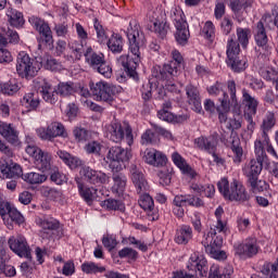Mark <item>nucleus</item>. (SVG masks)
<instances>
[{
  "label": "nucleus",
  "mask_w": 278,
  "mask_h": 278,
  "mask_svg": "<svg viewBox=\"0 0 278 278\" xmlns=\"http://www.w3.org/2000/svg\"><path fill=\"white\" fill-rule=\"evenodd\" d=\"M222 142H224L226 147H230L233 153L235 164H240L242 162V156L244 155V150L242 149L240 137H238L236 134H231L229 140H225V137H222Z\"/></svg>",
  "instance_id": "obj_23"
},
{
  "label": "nucleus",
  "mask_w": 278,
  "mask_h": 278,
  "mask_svg": "<svg viewBox=\"0 0 278 278\" xmlns=\"http://www.w3.org/2000/svg\"><path fill=\"white\" fill-rule=\"evenodd\" d=\"M226 64L233 71V73H243L249 68V59L244 55H240V43L231 36L227 40L226 46Z\"/></svg>",
  "instance_id": "obj_4"
},
{
  "label": "nucleus",
  "mask_w": 278,
  "mask_h": 278,
  "mask_svg": "<svg viewBox=\"0 0 278 278\" xmlns=\"http://www.w3.org/2000/svg\"><path fill=\"white\" fill-rule=\"evenodd\" d=\"M35 223L40 228L39 235L43 240H49V238L53 237L54 231L60 229V220L53 216L43 215L37 217Z\"/></svg>",
  "instance_id": "obj_14"
},
{
  "label": "nucleus",
  "mask_w": 278,
  "mask_h": 278,
  "mask_svg": "<svg viewBox=\"0 0 278 278\" xmlns=\"http://www.w3.org/2000/svg\"><path fill=\"white\" fill-rule=\"evenodd\" d=\"M126 36L129 42L130 54H122L117 59V64L123 66L126 75H128L130 79L138 81V66H140V60H142L140 49L144 47L146 39L144 34L140 33V25L136 20H131L129 22Z\"/></svg>",
  "instance_id": "obj_1"
},
{
  "label": "nucleus",
  "mask_w": 278,
  "mask_h": 278,
  "mask_svg": "<svg viewBox=\"0 0 278 278\" xmlns=\"http://www.w3.org/2000/svg\"><path fill=\"white\" fill-rule=\"evenodd\" d=\"M266 21H270V14H264L254 29V40L257 47H266L268 45V35H266V28L264 27Z\"/></svg>",
  "instance_id": "obj_24"
},
{
  "label": "nucleus",
  "mask_w": 278,
  "mask_h": 278,
  "mask_svg": "<svg viewBox=\"0 0 278 278\" xmlns=\"http://www.w3.org/2000/svg\"><path fill=\"white\" fill-rule=\"evenodd\" d=\"M169 28L170 27L168 26V23H166V22L156 21L153 23V31H154V34L157 35L159 38L164 39L166 34H168Z\"/></svg>",
  "instance_id": "obj_52"
},
{
  "label": "nucleus",
  "mask_w": 278,
  "mask_h": 278,
  "mask_svg": "<svg viewBox=\"0 0 278 278\" xmlns=\"http://www.w3.org/2000/svg\"><path fill=\"white\" fill-rule=\"evenodd\" d=\"M53 31L59 38H66V36L68 35V23L62 22L54 24Z\"/></svg>",
  "instance_id": "obj_59"
},
{
  "label": "nucleus",
  "mask_w": 278,
  "mask_h": 278,
  "mask_svg": "<svg viewBox=\"0 0 278 278\" xmlns=\"http://www.w3.org/2000/svg\"><path fill=\"white\" fill-rule=\"evenodd\" d=\"M220 140V136L218 132H212L210 136H201L195 138L194 144L197 149L200 151H205L206 153H216L218 149V141Z\"/></svg>",
  "instance_id": "obj_19"
},
{
  "label": "nucleus",
  "mask_w": 278,
  "mask_h": 278,
  "mask_svg": "<svg viewBox=\"0 0 278 278\" xmlns=\"http://www.w3.org/2000/svg\"><path fill=\"white\" fill-rule=\"evenodd\" d=\"M172 60L164 64L163 67L154 66L152 70V77L155 79H172L174 75H177L178 68H181L184 64V55L179 50L174 49L170 52Z\"/></svg>",
  "instance_id": "obj_7"
},
{
  "label": "nucleus",
  "mask_w": 278,
  "mask_h": 278,
  "mask_svg": "<svg viewBox=\"0 0 278 278\" xmlns=\"http://www.w3.org/2000/svg\"><path fill=\"white\" fill-rule=\"evenodd\" d=\"M102 144L99 141H89L86 146H85V151L86 153H88L89 155H99L101 153V149H102Z\"/></svg>",
  "instance_id": "obj_55"
},
{
  "label": "nucleus",
  "mask_w": 278,
  "mask_h": 278,
  "mask_svg": "<svg viewBox=\"0 0 278 278\" xmlns=\"http://www.w3.org/2000/svg\"><path fill=\"white\" fill-rule=\"evenodd\" d=\"M109 51L111 53H123V48L125 47V41L123 40V36L117 33H113L111 37L105 42Z\"/></svg>",
  "instance_id": "obj_34"
},
{
  "label": "nucleus",
  "mask_w": 278,
  "mask_h": 278,
  "mask_svg": "<svg viewBox=\"0 0 278 278\" xmlns=\"http://www.w3.org/2000/svg\"><path fill=\"white\" fill-rule=\"evenodd\" d=\"M93 28L97 34V42H99V45H105V42H108L109 39L108 31H105V28L103 27L101 22H99L98 18H96L93 22Z\"/></svg>",
  "instance_id": "obj_47"
},
{
  "label": "nucleus",
  "mask_w": 278,
  "mask_h": 278,
  "mask_svg": "<svg viewBox=\"0 0 278 278\" xmlns=\"http://www.w3.org/2000/svg\"><path fill=\"white\" fill-rule=\"evenodd\" d=\"M251 8V1L249 0H230V10L238 14L242 10H249Z\"/></svg>",
  "instance_id": "obj_50"
},
{
  "label": "nucleus",
  "mask_w": 278,
  "mask_h": 278,
  "mask_svg": "<svg viewBox=\"0 0 278 278\" xmlns=\"http://www.w3.org/2000/svg\"><path fill=\"white\" fill-rule=\"evenodd\" d=\"M2 34L4 35V38H9V42H11V45H18L21 41V37L16 30L2 28Z\"/></svg>",
  "instance_id": "obj_60"
},
{
  "label": "nucleus",
  "mask_w": 278,
  "mask_h": 278,
  "mask_svg": "<svg viewBox=\"0 0 278 278\" xmlns=\"http://www.w3.org/2000/svg\"><path fill=\"white\" fill-rule=\"evenodd\" d=\"M236 34L238 45H241L242 49H247V47L249 46V36H251V29L237 27Z\"/></svg>",
  "instance_id": "obj_46"
},
{
  "label": "nucleus",
  "mask_w": 278,
  "mask_h": 278,
  "mask_svg": "<svg viewBox=\"0 0 278 278\" xmlns=\"http://www.w3.org/2000/svg\"><path fill=\"white\" fill-rule=\"evenodd\" d=\"M61 112L67 116L68 121H73V118H77L79 108L77 105H64L61 108Z\"/></svg>",
  "instance_id": "obj_57"
},
{
  "label": "nucleus",
  "mask_w": 278,
  "mask_h": 278,
  "mask_svg": "<svg viewBox=\"0 0 278 278\" xmlns=\"http://www.w3.org/2000/svg\"><path fill=\"white\" fill-rule=\"evenodd\" d=\"M47 175L36 172L22 174V179L26 181V184H29L30 186H40V184H45V181H47Z\"/></svg>",
  "instance_id": "obj_42"
},
{
  "label": "nucleus",
  "mask_w": 278,
  "mask_h": 278,
  "mask_svg": "<svg viewBox=\"0 0 278 278\" xmlns=\"http://www.w3.org/2000/svg\"><path fill=\"white\" fill-rule=\"evenodd\" d=\"M233 249L235 255H238L241 260H251L262 251L260 241L255 237H249L241 243L235 244Z\"/></svg>",
  "instance_id": "obj_13"
},
{
  "label": "nucleus",
  "mask_w": 278,
  "mask_h": 278,
  "mask_svg": "<svg viewBox=\"0 0 278 278\" xmlns=\"http://www.w3.org/2000/svg\"><path fill=\"white\" fill-rule=\"evenodd\" d=\"M0 177L2 179H18L23 177V167L16 163H5L0 165Z\"/></svg>",
  "instance_id": "obj_25"
},
{
  "label": "nucleus",
  "mask_w": 278,
  "mask_h": 278,
  "mask_svg": "<svg viewBox=\"0 0 278 278\" xmlns=\"http://www.w3.org/2000/svg\"><path fill=\"white\" fill-rule=\"evenodd\" d=\"M192 238H194V232L192 228L190 227V225L184 224L176 229L174 242H176V244H181L182 247H186V244H188L192 240Z\"/></svg>",
  "instance_id": "obj_28"
},
{
  "label": "nucleus",
  "mask_w": 278,
  "mask_h": 278,
  "mask_svg": "<svg viewBox=\"0 0 278 278\" xmlns=\"http://www.w3.org/2000/svg\"><path fill=\"white\" fill-rule=\"evenodd\" d=\"M77 188L81 199H84L86 203H92V201H94L97 194V189L94 187H88L84 185L81 180H77Z\"/></svg>",
  "instance_id": "obj_39"
},
{
  "label": "nucleus",
  "mask_w": 278,
  "mask_h": 278,
  "mask_svg": "<svg viewBox=\"0 0 278 278\" xmlns=\"http://www.w3.org/2000/svg\"><path fill=\"white\" fill-rule=\"evenodd\" d=\"M185 90L189 105H201V93L197 86L189 84L186 86Z\"/></svg>",
  "instance_id": "obj_40"
},
{
  "label": "nucleus",
  "mask_w": 278,
  "mask_h": 278,
  "mask_svg": "<svg viewBox=\"0 0 278 278\" xmlns=\"http://www.w3.org/2000/svg\"><path fill=\"white\" fill-rule=\"evenodd\" d=\"M85 275H97L98 273H105V267L99 266L94 262H85L80 266Z\"/></svg>",
  "instance_id": "obj_45"
},
{
  "label": "nucleus",
  "mask_w": 278,
  "mask_h": 278,
  "mask_svg": "<svg viewBox=\"0 0 278 278\" xmlns=\"http://www.w3.org/2000/svg\"><path fill=\"white\" fill-rule=\"evenodd\" d=\"M217 190L226 201H235L236 203L251 201V194L247 191V187L237 179L229 184L227 178H222L217 182Z\"/></svg>",
  "instance_id": "obj_3"
},
{
  "label": "nucleus",
  "mask_w": 278,
  "mask_h": 278,
  "mask_svg": "<svg viewBox=\"0 0 278 278\" xmlns=\"http://www.w3.org/2000/svg\"><path fill=\"white\" fill-rule=\"evenodd\" d=\"M39 64H43V66L48 71H62V63L60 61L53 59L52 56L47 55L46 58L39 61Z\"/></svg>",
  "instance_id": "obj_48"
},
{
  "label": "nucleus",
  "mask_w": 278,
  "mask_h": 278,
  "mask_svg": "<svg viewBox=\"0 0 278 278\" xmlns=\"http://www.w3.org/2000/svg\"><path fill=\"white\" fill-rule=\"evenodd\" d=\"M105 136L112 142H123L125 138L127 146L131 147L134 144V134L130 126H126L125 129L121 123L114 121L105 126Z\"/></svg>",
  "instance_id": "obj_10"
},
{
  "label": "nucleus",
  "mask_w": 278,
  "mask_h": 278,
  "mask_svg": "<svg viewBox=\"0 0 278 278\" xmlns=\"http://www.w3.org/2000/svg\"><path fill=\"white\" fill-rule=\"evenodd\" d=\"M170 18L176 27L175 39L178 45H186L190 38V30L188 29V22L184 11L179 8L170 10Z\"/></svg>",
  "instance_id": "obj_9"
},
{
  "label": "nucleus",
  "mask_w": 278,
  "mask_h": 278,
  "mask_svg": "<svg viewBox=\"0 0 278 278\" xmlns=\"http://www.w3.org/2000/svg\"><path fill=\"white\" fill-rule=\"evenodd\" d=\"M75 92V88L73 87L72 83H61L58 87V94H61V97H68Z\"/></svg>",
  "instance_id": "obj_58"
},
{
  "label": "nucleus",
  "mask_w": 278,
  "mask_h": 278,
  "mask_svg": "<svg viewBox=\"0 0 278 278\" xmlns=\"http://www.w3.org/2000/svg\"><path fill=\"white\" fill-rule=\"evenodd\" d=\"M89 88L93 94L94 101H100L103 103H112L114 101V94H116V86L101 80L98 83H90Z\"/></svg>",
  "instance_id": "obj_12"
},
{
  "label": "nucleus",
  "mask_w": 278,
  "mask_h": 278,
  "mask_svg": "<svg viewBox=\"0 0 278 278\" xmlns=\"http://www.w3.org/2000/svg\"><path fill=\"white\" fill-rule=\"evenodd\" d=\"M157 118H160V121H164L165 123H173L174 125H177L179 123H186V121H188V115H175L170 111V105H165L157 111Z\"/></svg>",
  "instance_id": "obj_26"
},
{
  "label": "nucleus",
  "mask_w": 278,
  "mask_h": 278,
  "mask_svg": "<svg viewBox=\"0 0 278 278\" xmlns=\"http://www.w3.org/2000/svg\"><path fill=\"white\" fill-rule=\"evenodd\" d=\"M112 179V192L121 197V194H123L127 188V176L123 173L115 172L113 173Z\"/></svg>",
  "instance_id": "obj_37"
},
{
  "label": "nucleus",
  "mask_w": 278,
  "mask_h": 278,
  "mask_svg": "<svg viewBox=\"0 0 278 278\" xmlns=\"http://www.w3.org/2000/svg\"><path fill=\"white\" fill-rule=\"evenodd\" d=\"M157 177L160 178L161 186H170V181L173 180V168L161 169Z\"/></svg>",
  "instance_id": "obj_53"
},
{
  "label": "nucleus",
  "mask_w": 278,
  "mask_h": 278,
  "mask_svg": "<svg viewBox=\"0 0 278 278\" xmlns=\"http://www.w3.org/2000/svg\"><path fill=\"white\" fill-rule=\"evenodd\" d=\"M188 270H192L194 273H199L200 277H207V258L203 254H199V252H194L191 254L189 262L187 264Z\"/></svg>",
  "instance_id": "obj_20"
},
{
  "label": "nucleus",
  "mask_w": 278,
  "mask_h": 278,
  "mask_svg": "<svg viewBox=\"0 0 278 278\" xmlns=\"http://www.w3.org/2000/svg\"><path fill=\"white\" fill-rule=\"evenodd\" d=\"M190 189L200 197H206V199H214V194H216V188L212 184L192 182Z\"/></svg>",
  "instance_id": "obj_31"
},
{
  "label": "nucleus",
  "mask_w": 278,
  "mask_h": 278,
  "mask_svg": "<svg viewBox=\"0 0 278 278\" xmlns=\"http://www.w3.org/2000/svg\"><path fill=\"white\" fill-rule=\"evenodd\" d=\"M223 216H225V210L223 206H218L215 210L216 224L202 238V245L214 260H227V253L220 250L223 247L222 233H227V223L223 222Z\"/></svg>",
  "instance_id": "obj_2"
},
{
  "label": "nucleus",
  "mask_w": 278,
  "mask_h": 278,
  "mask_svg": "<svg viewBox=\"0 0 278 278\" xmlns=\"http://www.w3.org/2000/svg\"><path fill=\"white\" fill-rule=\"evenodd\" d=\"M201 34L203 38H205L206 40H210V42H214L216 38V26L214 25V22L206 21L204 23Z\"/></svg>",
  "instance_id": "obj_44"
},
{
  "label": "nucleus",
  "mask_w": 278,
  "mask_h": 278,
  "mask_svg": "<svg viewBox=\"0 0 278 278\" xmlns=\"http://www.w3.org/2000/svg\"><path fill=\"white\" fill-rule=\"evenodd\" d=\"M42 68V63L29 58L26 52H20L17 55L16 72L20 77H36L38 71Z\"/></svg>",
  "instance_id": "obj_11"
},
{
  "label": "nucleus",
  "mask_w": 278,
  "mask_h": 278,
  "mask_svg": "<svg viewBox=\"0 0 278 278\" xmlns=\"http://www.w3.org/2000/svg\"><path fill=\"white\" fill-rule=\"evenodd\" d=\"M121 258L128 257V260H138V251L131 248H124L118 252Z\"/></svg>",
  "instance_id": "obj_64"
},
{
  "label": "nucleus",
  "mask_w": 278,
  "mask_h": 278,
  "mask_svg": "<svg viewBox=\"0 0 278 278\" xmlns=\"http://www.w3.org/2000/svg\"><path fill=\"white\" fill-rule=\"evenodd\" d=\"M34 164L43 173L51 170V154L47 151H39L34 159Z\"/></svg>",
  "instance_id": "obj_36"
},
{
  "label": "nucleus",
  "mask_w": 278,
  "mask_h": 278,
  "mask_svg": "<svg viewBox=\"0 0 278 278\" xmlns=\"http://www.w3.org/2000/svg\"><path fill=\"white\" fill-rule=\"evenodd\" d=\"M22 103H27L28 105H40V97L38 92H29L23 97Z\"/></svg>",
  "instance_id": "obj_61"
},
{
  "label": "nucleus",
  "mask_w": 278,
  "mask_h": 278,
  "mask_svg": "<svg viewBox=\"0 0 278 278\" xmlns=\"http://www.w3.org/2000/svg\"><path fill=\"white\" fill-rule=\"evenodd\" d=\"M7 18L11 27H15L16 29H21V27L25 25V17L23 16V13L16 9L8 8Z\"/></svg>",
  "instance_id": "obj_35"
},
{
  "label": "nucleus",
  "mask_w": 278,
  "mask_h": 278,
  "mask_svg": "<svg viewBox=\"0 0 278 278\" xmlns=\"http://www.w3.org/2000/svg\"><path fill=\"white\" fill-rule=\"evenodd\" d=\"M28 22L31 27H34V29H36V31H38V34L41 36L42 42L51 47L53 45V31L51 30L49 23L37 16H30Z\"/></svg>",
  "instance_id": "obj_16"
},
{
  "label": "nucleus",
  "mask_w": 278,
  "mask_h": 278,
  "mask_svg": "<svg viewBox=\"0 0 278 278\" xmlns=\"http://www.w3.org/2000/svg\"><path fill=\"white\" fill-rule=\"evenodd\" d=\"M255 159H252L248 165L244 166L243 173L248 177L251 188L257 190L260 181L257 178L262 174L264 168V162H268V155L264 154L262 148L254 150Z\"/></svg>",
  "instance_id": "obj_6"
},
{
  "label": "nucleus",
  "mask_w": 278,
  "mask_h": 278,
  "mask_svg": "<svg viewBox=\"0 0 278 278\" xmlns=\"http://www.w3.org/2000/svg\"><path fill=\"white\" fill-rule=\"evenodd\" d=\"M275 125H277V118L273 112L268 111L263 118V123L261 125L262 132L258 137L268 136V131H270Z\"/></svg>",
  "instance_id": "obj_41"
},
{
  "label": "nucleus",
  "mask_w": 278,
  "mask_h": 278,
  "mask_svg": "<svg viewBox=\"0 0 278 278\" xmlns=\"http://www.w3.org/2000/svg\"><path fill=\"white\" fill-rule=\"evenodd\" d=\"M138 203L140 207L144 210V212H151L155 207V202L153 201V198L148 193L141 194Z\"/></svg>",
  "instance_id": "obj_49"
},
{
  "label": "nucleus",
  "mask_w": 278,
  "mask_h": 278,
  "mask_svg": "<svg viewBox=\"0 0 278 278\" xmlns=\"http://www.w3.org/2000/svg\"><path fill=\"white\" fill-rule=\"evenodd\" d=\"M177 203H180L182 207H205V201L203 198L194 194H178L175 195Z\"/></svg>",
  "instance_id": "obj_29"
},
{
  "label": "nucleus",
  "mask_w": 278,
  "mask_h": 278,
  "mask_svg": "<svg viewBox=\"0 0 278 278\" xmlns=\"http://www.w3.org/2000/svg\"><path fill=\"white\" fill-rule=\"evenodd\" d=\"M131 160V152L122 147L110 148L104 161L109 164L113 173H121L126 166L127 162Z\"/></svg>",
  "instance_id": "obj_8"
},
{
  "label": "nucleus",
  "mask_w": 278,
  "mask_h": 278,
  "mask_svg": "<svg viewBox=\"0 0 278 278\" xmlns=\"http://www.w3.org/2000/svg\"><path fill=\"white\" fill-rule=\"evenodd\" d=\"M227 88L229 94L227 92L223 93V97L219 98L222 105H238V97L236 96V80H228Z\"/></svg>",
  "instance_id": "obj_32"
},
{
  "label": "nucleus",
  "mask_w": 278,
  "mask_h": 278,
  "mask_svg": "<svg viewBox=\"0 0 278 278\" xmlns=\"http://www.w3.org/2000/svg\"><path fill=\"white\" fill-rule=\"evenodd\" d=\"M0 275L16 277V268L8 263H0Z\"/></svg>",
  "instance_id": "obj_62"
},
{
  "label": "nucleus",
  "mask_w": 278,
  "mask_h": 278,
  "mask_svg": "<svg viewBox=\"0 0 278 278\" xmlns=\"http://www.w3.org/2000/svg\"><path fill=\"white\" fill-rule=\"evenodd\" d=\"M172 162H174L175 166H177L184 175H188L191 179L197 177V172L188 164V162H186V159H184L179 152H174L172 154Z\"/></svg>",
  "instance_id": "obj_30"
},
{
  "label": "nucleus",
  "mask_w": 278,
  "mask_h": 278,
  "mask_svg": "<svg viewBox=\"0 0 278 278\" xmlns=\"http://www.w3.org/2000/svg\"><path fill=\"white\" fill-rule=\"evenodd\" d=\"M204 108L206 112L211 113L216 110L218 113L219 123H227V115L230 112L229 105H218L217 108L216 105H205Z\"/></svg>",
  "instance_id": "obj_43"
},
{
  "label": "nucleus",
  "mask_w": 278,
  "mask_h": 278,
  "mask_svg": "<svg viewBox=\"0 0 278 278\" xmlns=\"http://www.w3.org/2000/svg\"><path fill=\"white\" fill-rule=\"evenodd\" d=\"M9 249L18 257H25L26 260H31V248L27 243V239L23 236H12L8 240Z\"/></svg>",
  "instance_id": "obj_15"
},
{
  "label": "nucleus",
  "mask_w": 278,
  "mask_h": 278,
  "mask_svg": "<svg viewBox=\"0 0 278 278\" xmlns=\"http://www.w3.org/2000/svg\"><path fill=\"white\" fill-rule=\"evenodd\" d=\"M130 179L136 188L137 194H142V192H147L149 190V182L144 177V174L138 169V166H130Z\"/></svg>",
  "instance_id": "obj_22"
},
{
  "label": "nucleus",
  "mask_w": 278,
  "mask_h": 278,
  "mask_svg": "<svg viewBox=\"0 0 278 278\" xmlns=\"http://www.w3.org/2000/svg\"><path fill=\"white\" fill-rule=\"evenodd\" d=\"M0 136L10 144L18 142V132L12 127V124L0 122Z\"/></svg>",
  "instance_id": "obj_33"
},
{
  "label": "nucleus",
  "mask_w": 278,
  "mask_h": 278,
  "mask_svg": "<svg viewBox=\"0 0 278 278\" xmlns=\"http://www.w3.org/2000/svg\"><path fill=\"white\" fill-rule=\"evenodd\" d=\"M37 136L41 138V140H53V138H68V134L66 132V128H64V124L60 122L51 123L47 129L39 128L37 129Z\"/></svg>",
  "instance_id": "obj_18"
},
{
  "label": "nucleus",
  "mask_w": 278,
  "mask_h": 278,
  "mask_svg": "<svg viewBox=\"0 0 278 278\" xmlns=\"http://www.w3.org/2000/svg\"><path fill=\"white\" fill-rule=\"evenodd\" d=\"M257 149H261L264 155L269 154L275 157V160H278L277 150H275V147L273 146V142H270V137L268 135L256 138V140L254 141V151H257ZM266 152L268 154H266Z\"/></svg>",
  "instance_id": "obj_27"
},
{
  "label": "nucleus",
  "mask_w": 278,
  "mask_h": 278,
  "mask_svg": "<svg viewBox=\"0 0 278 278\" xmlns=\"http://www.w3.org/2000/svg\"><path fill=\"white\" fill-rule=\"evenodd\" d=\"M220 31L223 36H229L233 31V20L230 16H224L220 22Z\"/></svg>",
  "instance_id": "obj_54"
},
{
  "label": "nucleus",
  "mask_w": 278,
  "mask_h": 278,
  "mask_svg": "<svg viewBox=\"0 0 278 278\" xmlns=\"http://www.w3.org/2000/svg\"><path fill=\"white\" fill-rule=\"evenodd\" d=\"M85 62L89 68H92L96 73H99L106 79L112 77V65L105 60V54L97 52L92 47H88L85 50Z\"/></svg>",
  "instance_id": "obj_5"
},
{
  "label": "nucleus",
  "mask_w": 278,
  "mask_h": 278,
  "mask_svg": "<svg viewBox=\"0 0 278 278\" xmlns=\"http://www.w3.org/2000/svg\"><path fill=\"white\" fill-rule=\"evenodd\" d=\"M102 244L104 249H108V251H114L118 241H116V237L114 235H104L102 237Z\"/></svg>",
  "instance_id": "obj_56"
},
{
  "label": "nucleus",
  "mask_w": 278,
  "mask_h": 278,
  "mask_svg": "<svg viewBox=\"0 0 278 278\" xmlns=\"http://www.w3.org/2000/svg\"><path fill=\"white\" fill-rule=\"evenodd\" d=\"M80 175L87 184H91V186H105V184H110V176L102 170L93 169L90 166H84L80 169Z\"/></svg>",
  "instance_id": "obj_17"
},
{
  "label": "nucleus",
  "mask_w": 278,
  "mask_h": 278,
  "mask_svg": "<svg viewBox=\"0 0 278 278\" xmlns=\"http://www.w3.org/2000/svg\"><path fill=\"white\" fill-rule=\"evenodd\" d=\"M18 89V84H16L15 81H9L1 86V91L3 92V94L9 96L16 94V91Z\"/></svg>",
  "instance_id": "obj_63"
},
{
  "label": "nucleus",
  "mask_w": 278,
  "mask_h": 278,
  "mask_svg": "<svg viewBox=\"0 0 278 278\" xmlns=\"http://www.w3.org/2000/svg\"><path fill=\"white\" fill-rule=\"evenodd\" d=\"M143 160L146 164H149L150 166H154L156 168L166 166V162H168L166 154L155 149H147L143 155Z\"/></svg>",
  "instance_id": "obj_21"
},
{
  "label": "nucleus",
  "mask_w": 278,
  "mask_h": 278,
  "mask_svg": "<svg viewBox=\"0 0 278 278\" xmlns=\"http://www.w3.org/2000/svg\"><path fill=\"white\" fill-rule=\"evenodd\" d=\"M73 135L77 142H87V140H90V130L84 127H75Z\"/></svg>",
  "instance_id": "obj_51"
},
{
  "label": "nucleus",
  "mask_w": 278,
  "mask_h": 278,
  "mask_svg": "<svg viewBox=\"0 0 278 278\" xmlns=\"http://www.w3.org/2000/svg\"><path fill=\"white\" fill-rule=\"evenodd\" d=\"M58 157L62 160L70 168H79L81 166L83 162L79 160V157L64 151V150H59L56 152Z\"/></svg>",
  "instance_id": "obj_38"
}]
</instances>
